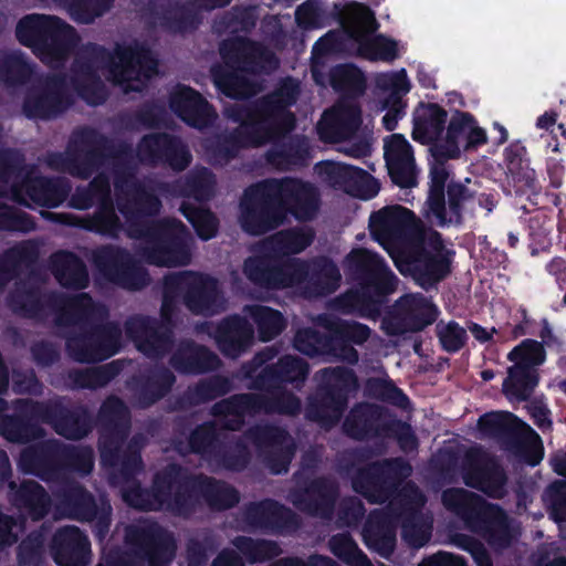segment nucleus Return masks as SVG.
<instances>
[{
  "mask_svg": "<svg viewBox=\"0 0 566 566\" xmlns=\"http://www.w3.org/2000/svg\"><path fill=\"white\" fill-rule=\"evenodd\" d=\"M8 485L9 501L32 521L44 518L51 509V497L36 481L24 480L19 485L12 480V467L8 453L0 449V485Z\"/></svg>",
  "mask_w": 566,
  "mask_h": 566,
  "instance_id": "nucleus-29",
  "label": "nucleus"
},
{
  "mask_svg": "<svg viewBox=\"0 0 566 566\" xmlns=\"http://www.w3.org/2000/svg\"><path fill=\"white\" fill-rule=\"evenodd\" d=\"M244 521L266 533L282 534L298 527L297 515L273 499L249 503L243 512Z\"/></svg>",
  "mask_w": 566,
  "mask_h": 566,
  "instance_id": "nucleus-42",
  "label": "nucleus"
},
{
  "mask_svg": "<svg viewBox=\"0 0 566 566\" xmlns=\"http://www.w3.org/2000/svg\"><path fill=\"white\" fill-rule=\"evenodd\" d=\"M368 228L371 238L390 254L419 239L423 230L415 212L400 205L386 206L374 211L369 217Z\"/></svg>",
  "mask_w": 566,
  "mask_h": 566,
  "instance_id": "nucleus-20",
  "label": "nucleus"
},
{
  "mask_svg": "<svg viewBox=\"0 0 566 566\" xmlns=\"http://www.w3.org/2000/svg\"><path fill=\"white\" fill-rule=\"evenodd\" d=\"M116 203L113 197L98 205L92 214L80 219L78 226L90 232L107 237L118 238L123 230V223L116 213Z\"/></svg>",
  "mask_w": 566,
  "mask_h": 566,
  "instance_id": "nucleus-64",
  "label": "nucleus"
},
{
  "mask_svg": "<svg viewBox=\"0 0 566 566\" xmlns=\"http://www.w3.org/2000/svg\"><path fill=\"white\" fill-rule=\"evenodd\" d=\"M245 74L224 63L211 67V78L216 88L232 99H248L259 92V85Z\"/></svg>",
  "mask_w": 566,
  "mask_h": 566,
  "instance_id": "nucleus-60",
  "label": "nucleus"
},
{
  "mask_svg": "<svg viewBox=\"0 0 566 566\" xmlns=\"http://www.w3.org/2000/svg\"><path fill=\"white\" fill-rule=\"evenodd\" d=\"M77 178L90 179L99 168L111 165L113 177L117 175L132 159L135 150L132 144L115 142L93 127H82L73 133L71 138Z\"/></svg>",
  "mask_w": 566,
  "mask_h": 566,
  "instance_id": "nucleus-11",
  "label": "nucleus"
},
{
  "mask_svg": "<svg viewBox=\"0 0 566 566\" xmlns=\"http://www.w3.org/2000/svg\"><path fill=\"white\" fill-rule=\"evenodd\" d=\"M325 332L306 327L296 332L294 347L308 357L328 356L336 360L356 365L359 354L354 345H363L371 329L361 323L342 318H324Z\"/></svg>",
  "mask_w": 566,
  "mask_h": 566,
  "instance_id": "nucleus-9",
  "label": "nucleus"
},
{
  "mask_svg": "<svg viewBox=\"0 0 566 566\" xmlns=\"http://www.w3.org/2000/svg\"><path fill=\"white\" fill-rule=\"evenodd\" d=\"M111 470L109 481L113 485L123 484L120 495L130 507L139 511H166L178 516L176 499L179 483V463H168L157 471L151 480L149 489L143 488L136 479L138 471L130 479H124L117 474L118 467H106Z\"/></svg>",
  "mask_w": 566,
  "mask_h": 566,
  "instance_id": "nucleus-12",
  "label": "nucleus"
},
{
  "mask_svg": "<svg viewBox=\"0 0 566 566\" xmlns=\"http://www.w3.org/2000/svg\"><path fill=\"white\" fill-rule=\"evenodd\" d=\"M130 411L123 399L108 396L101 405L96 422L99 427L98 451L103 467H118V475L130 479L144 469L142 444L133 438L126 446L130 430Z\"/></svg>",
  "mask_w": 566,
  "mask_h": 566,
  "instance_id": "nucleus-6",
  "label": "nucleus"
},
{
  "mask_svg": "<svg viewBox=\"0 0 566 566\" xmlns=\"http://www.w3.org/2000/svg\"><path fill=\"white\" fill-rule=\"evenodd\" d=\"M358 105H345L325 111L317 124V133L324 142L338 143L350 139L361 125Z\"/></svg>",
  "mask_w": 566,
  "mask_h": 566,
  "instance_id": "nucleus-49",
  "label": "nucleus"
},
{
  "mask_svg": "<svg viewBox=\"0 0 566 566\" xmlns=\"http://www.w3.org/2000/svg\"><path fill=\"white\" fill-rule=\"evenodd\" d=\"M255 368L245 367V379L249 388H277L291 384L295 388L304 385L310 374L308 364L301 357L284 355L276 363L263 366L255 375Z\"/></svg>",
  "mask_w": 566,
  "mask_h": 566,
  "instance_id": "nucleus-36",
  "label": "nucleus"
},
{
  "mask_svg": "<svg viewBox=\"0 0 566 566\" xmlns=\"http://www.w3.org/2000/svg\"><path fill=\"white\" fill-rule=\"evenodd\" d=\"M56 507L69 518L93 523L95 538L103 542L112 524L113 507L106 494L96 499L84 485L74 480L61 482L54 490Z\"/></svg>",
  "mask_w": 566,
  "mask_h": 566,
  "instance_id": "nucleus-18",
  "label": "nucleus"
},
{
  "mask_svg": "<svg viewBox=\"0 0 566 566\" xmlns=\"http://www.w3.org/2000/svg\"><path fill=\"white\" fill-rule=\"evenodd\" d=\"M316 377L318 384L307 398L306 418L323 428L335 427L348 408L349 397L359 388L356 373L345 366L326 367Z\"/></svg>",
  "mask_w": 566,
  "mask_h": 566,
  "instance_id": "nucleus-10",
  "label": "nucleus"
},
{
  "mask_svg": "<svg viewBox=\"0 0 566 566\" xmlns=\"http://www.w3.org/2000/svg\"><path fill=\"white\" fill-rule=\"evenodd\" d=\"M441 501L448 511L461 517L494 552H503L513 544L510 517L499 504L489 503L482 496L461 488L444 490Z\"/></svg>",
  "mask_w": 566,
  "mask_h": 566,
  "instance_id": "nucleus-7",
  "label": "nucleus"
},
{
  "mask_svg": "<svg viewBox=\"0 0 566 566\" xmlns=\"http://www.w3.org/2000/svg\"><path fill=\"white\" fill-rule=\"evenodd\" d=\"M50 268L57 283L67 290H84L90 276L84 261L74 252L60 250L50 256Z\"/></svg>",
  "mask_w": 566,
  "mask_h": 566,
  "instance_id": "nucleus-58",
  "label": "nucleus"
},
{
  "mask_svg": "<svg viewBox=\"0 0 566 566\" xmlns=\"http://www.w3.org/2000/svg\"><path fill=\"white\" fill-rule=\"evenodd\" d=\"M446 129L442 143L432 145L444 159H457L461 155V149L470 151L488 142L486 132L469 112L455 111Z\"/></svg>",
  "mask_w": 566,
  "mask_h": 566,
  "instance_id": "nucleus-34",
  "label": "nucleus"
},
{
  "mask_svg": "<svg viewBox=\"0 0 566 566\" xmlns=\"http://www.w3.org/2000/svg\"><path fill=\"white\" fill-rule=\"evenodd\" d=\"M171 112L190 127H209L217 117L211 104L195 88L178 84L169 95Z\"/></svg>",
  "mask_w": 566,
  "mask_h": 566,
  "instance_id": "nucleus-43",
  "label": "nucleus"
},
{
  "mask_svg": "<svg viewBox=\"0 0 566 566\" xmlns=\"http://www.w3.org/2000/svg\"><path fill=\"white\" fill-rule=\"evenodd\" d=\"M294 258L282 259L264 253L250 256L244 261L243 272L254 285L269 290L282 291L293 289Z\"/></svg>",
  "mask_w": 566,
  "mask_h": 566,
  "instance_id": "nucleus-35",
  "label": "nucleus"
},
{
  "mask_svg": "<svg viewBox=\"0 0 566 566\" xmlns=\"http://www.w3.org/2000/svg\"><path fill=\"white\" fill-rule=\"evenodd\" d=\"M342 275L337 264L327 256L310 260L294 258L293 287L307 297L326 296L340 284Z\"/></svg>",
  "mask_w": 566,
  "mask_h": 566,
  "instance_id": "nucleus-30",
  "label": "nucleus"
},
{
  "mask_svg": "<svg viewBox=\"0 0 566 566\" xmlns=\"http://www.w3.org/2000/svg\"><path fill=\"white\" fill-rule=\"evenodd\" d=\"M124 327L127 337L147 358L161 359L174 347L172 327L156 317L136 314L126 319Z\"/></svg>",
  "mask_w": 566,
  "mask_h": 566,
  "instance_id": "nucleus-31",
  "label": "nucleus"
},
{
  "mask_svg": "<svg viewBox=\"0 0 566 566\" xmlns=\"http://www.w3.org/2000/svg\"><path fill=\"white\" fill-rule=\"evenodd\" d=\"M41 423L42 401L19 398L12 402V412L0 417V434L9 442L25 444L44 437Z\"/></svg>",
  "mask_w": 566,
  "mask_h": 566,
  "instance_id": "nucleus-32",
  "label": "nucleus"
},
{
  "mask_svg": "<svg viewBox=\"0 0 566 566\" xmlns=\"http://www.w3.org/2000/svg\"><path fill=\"white\" fill-rule=\"evenodd\" d=\"M448 120L447 111L437 103L420 102L413 112L411 137L429 148L440 140Z\"/></svg>",
  "mask_w": 566,
  "mask_h": 566,
  "instance_id": "nucleus-54",
  "label": "nucleus"
},
{
  "mask_svg": "<svg viewBox=\"0 0 566 566\" xmlns=\"http://www.w3.org/2000/svg\"><path fill=\"white\" fill-rule=\"evenodd\" d=\"M240 492L231 484L222 480L206 475L195 474L179 464V483L176 507L178 516L189 518L205 502L214 512H223L237 506L240 502Z\"/></svg>",
  "mask_w": 566,
  "mask_h": 566,
  "instance_id": "nucleus-14",
  "label": "nucleus"
},
{
  "mask_svg": "<svg viewBox=\"0 0 566 566\" xmlns=\"http://www.w3.org/2000/svg\"><path fill=\"white\" fill-rule=\"evenodd\" d=\"M150 24L168 33H182L195 28L197 14L188 3L176 0H159L149 9Z\"/></svg>",
  "mask_w": 566,
  "mask_h": 566,
  "instance_id": "nucleus-52",
  "label": "nucleus"
},
{
  "mask_svg": "<svg viewBox=\"0 0 566 566\" xmlns=\"http://www.w3.org/2000/svg\"><path fill=\"white\" fill-rule=\"evenodd\" d=\"M347 260L360 289L336 297L335 307L344 314L375 318L395 292L397 276L381 256L367 250L352 252Z\"/></svg>",
  "mask_w": 566,
  "mask_h": 566,
  "instance_id": "nucleus-5",
  "label": "nucleus"
},
{
  "mask_svg": "<svg viewBox=\"0 0 566 566\" xmlns=\"http://www.w3.org/2000/svg\"><path fill=\"white\" fill-rule=\"evenodd\" d=\"M73 103L72 97L62 87L57 78L44 85L30 88L22 102V112L29 119H53L67 111Z\"/></svg>",
  "mask_w": 566,
  "mask_h": 566,
  "instance_id": "nucleus-37",
  "label": "nucleus"
},
{
  "mask_svg": "<svg viewBox=\"0 0 566 566\" xmlns=\"http://www.w3.org/2000/svg\"><path fill=\"white\" fill-rule=\"evenodd\" d=\"M175 384V374L164 365L145 369L127 382L132 403L139 409H148L164 399Z\"/></svg>",
  "mask_w": 566,
  "mask_h": 566,
  "instance_id": "nucleus-40",
  "label": "nucleus"
},
{
  "mask_svg": "<svg viewBox=\"0 0 566 566\" xmlns=\"http://www.w3.org/2000/svg\"><path fill=\"white\" fill-rule=\"evenodd\" d=\"M389 420L384 407L370 402H358L345 418L343 429L347 437L357 441H367L382 438Z\"/></svg>",
  "mask_w": 566,
  "mask_h": 566,
  "instance_id": "nucleus-45",
  "label": "nucleus"
},
{
  "mask_svg": "<svg viewBox=\"0 0 566 566\" xmlns=\"http://www.w3.org/2000/svg\"><path fill=\"white\" fill-rule=\"evenodd\" d=\"M93 262L103 277L128 291H140L149 285L146 268L126 249L105 244L93 251Z\"/></svg>",
  "mask_w": 566,
  "mask_h": 566,
  "instance_id": "nucleus-21",
  "label": "nucleus"
},
{
  "mask_svg": "<svg viewBox=\"0 0 566 566\" xmlns=\"http://www.w3.org/2000/svg\"><path fill=\"white\" fill-rule=\"evenodd\" d=\"M98 67L106 71V78L114 85L123 86L126 92H140L132 82L153 78L158 72V61L149 46L137 41L116 43L113 51L88 43L73 62V85L76 81L99 77Z\"/></svg>",
  "mask_w": 566,
  "mask_h": 566,
  "instance_id": "nucleus-3",
  "label": "nucleus"
},
{
  "mask_svg": "<svg viewBox=\"0 0 566 566\" xmlns=\"http://www.w3.org/2000/svg\"><path fill=\"white\" fill-rule=\"evenodd\" d=\"M315 171L322 182L352 197L369 200L375 198L380 185L363 168L333 160H323L315 165Z\"/></svg>",
  "mask_w": 566,
  "mask_h": 566,
  "instance_id": "nucleus-27",
  "label": "nucleus"
},
{
  "mask_svg": "<svg viewBox=\"0 0 566 566\" xmlns=\"http://www.w3.org/2000/svg\"><path fill=\"white\" fill-rule=\"evenodd\" d=\"M321 193L300 178H266L249 185L239 201V224L252 237L277 230L293 217L298 222L313 221L321 208Z\"/></svg>",
  "mask_w": 566,
  "mask_h": 566,
  "instance_id": "nucleus-2",
  "label": "nucleus"
},
{
  "mask_svg": "<svg viewBox=\"0 0 566 566\" xmlns=\"http://www.w3.org/2000/svg\"><path fill=\"white\" fill-rule=\"evenodd\" d=\"M295 486L291 491L293 505L314 517L329 518L339 496L338 483L331 476H310L304 472L293 474Z\"/></svg>",
  "mask_w": 566,
  "mask_h": 566,
  "instance_id": "nucleus-22",
  "label": "nucleus"
},
{
  "mask_svg": "<svg viewBox=\"0 0 566 566\" xmlns=\"http://www.w3.org/2000/svg\"><path fill=\"white\" fill-rule=\"evenodd\" d=\"M43 423L50 426L60 437L71 441L86 438L95 421L88 407L66 397H54L42 401Z\"/></svg>",
  "mask_w": 566,
  "mask_h": 566,
  "instance_id": "nucleus-24",
  "label": "nucleus"
},
{
  "mask_svg": "<svg viewBox=\"0 0 566 566\" xmlns=\"http://www.w3.org/2000/svg\"><path fill=\"white\" fill-rule=\"evenodd\" d=\"M218 419L221 428L228 431H240L247 416L260 415L259 394H234L214 402L210 410Z\"/></svg>",
  "mask_w": 566,
  "mask_h": 566,
  "instance_id": "nucleus-51",
  "label": "nucleus"
},
{
  "mask_svg": "<svg viewBox=\"0 0 566 566\" xmlns=\"http://www.w3.org/2000/svg\"><path fill=\"white\" fill-rule=\"evenodd\" d=\"M219 52L228 66H233L247 74H260L264 64L274 60V54L261 43L245 36L223 40Z\"/></svg>",
  "mask_w": 566,
  "mask_h": 566,
  "instance_id": "nucleus-41",
  "label": "nucleus"
},
{
  "mask_svg": "<svg viewBox=\"0 0 566 566\" xmlns=\"http://www.w3.org/2000/svg\"><path fill=\"white\" fill-rule=\"evenodd\" d=\"M439 315L438 307L421 293L400 296L392 307V335L420 332L433 324Z\"/></svg>",
  "mask_w": 566,
  "mask_h": 566,
  "instance_id": "nucleus-39",
  "label": "nucleus"
},
{
  "mask_svg": "<svg viewBox=\"0 0 566 566\" xmlns=\"http://www.w3.org/2000/svg\"><path fill=\"white\" fill-rule=\"evenodd\" d=\"M125 541L149 566H169L176 556L174 534L157 522L127 526Z\"/></svg>",
  "mask_w": 566,
  "mask_h": 566,
  "instance_id": "nucleus-25",
  "label": "nucleus"
},
{
  "mask_svg": "<svg viewBox=\"0 0 566 566\" xmlns=\"http://www.w3.org/2000/svg\"><path fill=\"white\" fill-rule=\"evenodd\" d=\"M213 338L222 355L234 359L253 345L254 329L245 317L232 314L217 324Z\"/></svg>",
  "mask_w": 566,
  "mask_h": 566,
  "instance_id": "nucleus-46",
  "label": "nucleus"
},
{
  "mask_svg": "<svg viewBox=\"0 0 566 566\" xmlns=\"http://www.w3.org/2000/svg\"><path fill=\"white\" fill-rule=\"evenodd\" d=\"M62 442L46 440L24 448L18 459V468L43 481H53L61 473Z\"/></svg>",
  "mask_w": 566,
  "mask_h": 566,
  "instance_id": "nucleus-44",
  "label": "nucleus"
},
{
  "mask_svg": "<svg viewBox=\"0 0 566 566\" xmlns=\"http://www.w3.org/2000/svg\"><path fill=\"white\" fill-rule=\"evenodd\" d=\"M411 473V464L401 457L378 460L356 470L352 488L370 504H385Z\"/></svg>",
  "mask_w": 566,
  "mask_h": 566,
  "instance_id": "nucleus-19",
  "label": "nucleus"
},
{
  "mask_svg": "<svg viewBox=\"0 0 566 566\" xmlns=\"http://www.w3.org/2000/svg\"><path fill=\"white\" fill-rule=\"evenodd\" d=\"M49 29L44 33L45 48H41L39 59L43 62L65 59L78 44L76 30L61 18L49 15Z\"/></svg>",
  "mask_w": 566,
  "mask_h": 566,
  "instance_id": "nucleus-55",
  "label": "nucleus"
},
{
  "mask_svg": "<svg viewBox=\"0 0 566 566\" xmlns=\"http://www.w3.org/2000/svg\"><path fill=\"white\" fill-rule=\"evenodd\" d=\"M474 197L473 190L460 180L451 179L442 202L436 206L432 203L428 209H422V216L431 226L438 228L461 227L464 222L465 207L474 200Z\"/></svg>",
  "mask_w": 566,
  "mask_h": 566,
  "instance_id": "nucleus-38",
  "label": "nucleus"
},
{
  "mask_svg": "<svg viewBox=\"0 0 566 566\" xmlns=\"http://www.w3.org/2000/svg\"><path fill=\"white\" fill-rule=\"evenodd\" d=\"M136 158L143 165H164L176 171L185 170L191 163L187 146L179 137L168 133L144 135L137 144Z\"/></svg>",
  "mask_w": 566,
  "mask_h": 566,
  "instance_id": "nucleus-33",
  "label": "nucleus"
},
{
  "mask_svg": "<svg viewBox=\"0 0 566 566\" xmlns=\"http://www.w3.org/2000/svg\"><path fill=\"white\" fill-rule=\"evenodd\" d=\"M478 429L484 437L495 439L504 449L518 451L523 461L536 467L544 457L539 436L523 420L510 411H492L482 415Z\"/></svg>",
  "mask_w": 566,
  "mask_h": 566,
  "instance_id": "nucleus-17",
  "label": "nucleus"
},
{
  "mask_svg": "<svg viewBox=\"0 0 566 566\" xmlns=\"http://www.w3.org/2000/svg\"><path fill=\"white\" fill-rule=\"evenodd\" d=\"M454 256V249L446 244L440 232L432 230L426 237L422 230L420 238L400 249L394 261L403 276H410L418 286L429 291L452 273Z\"/></svg>",
  "mask_w": 566,
  "mask_h": 566,
  "instance_id": "nucleus-8",
  "label": "nucleus"
},
{
  "mask_svg": "<svg viewBox=\"0 0 566 566\" xmlns=\"http://www.w3.org/2000/svg\"><path fill=\"white\" fill-rule=\"evenodd\" d=\"M426 502L427 499L419 486L413 481H408L397 486L384 510L399 523L401 520L421 513Z\"/></svg>",
  "mask_w": 566,
  "mask_h": 566,
  "instance_id": "nucleus-63",
  "label": "nucleus"
},
{
  "mask_svg": "<svg viewBox=\"0 0 566 566\" xmlns=\"http://www.w3.org/2000/svg\"><path fill=\"white\" fill-rule=\"evenodd\" d=\"M51 554L57 566H86L91 559V543L77 526H64L52 537Z\"/></svg>",
  "mask_w": 566,
  "mask_h": 566,
  "instance_id": "nucleus-47",
  "label": "nucleus"
},
{
  "mask_svg": "<svg viewBox=\"0 0 566 566\" xmlns=\"http://www.w3.org/2000/svg\"><path fill=\"white\" fill-rule=\"evenodd\" d=\"M389 513L381 509L373 510L363 526L361 536L366 547L388 559L397 545V526Z\"/></svg>",
  "mask_w": 566,
  "mask_h": 566,
  "instance_id": "nucleus-48",
  "label": "nucleus"
},
{
  "mask_svg": "<svg viewBox=\"0 0 566 566\" xmlns=\"http://www.w3.org/2000/svg\"><path fill=\"white\" fill-rule=\"evenodd\" d=\"M259 457L272 474H284L296 452V443L290 432L273 423L255 424L245 432Z\"/></svg>",
  "mask_w": 566,
  "mask_h": 566,
  "instance_id": "nucleus-23",
  "label": "nucleus"
},
{
  "mask_svg": "<svg viewBox=\"0 0 566 566\" xmlns=\"http://www.w3.org/2000/svg\"><path fill=\"white\" fill-rule=\"evenodd\" d=\"M133 239L144 240V258L156 266H185L191 261L190 233L178 219L153 222Z\"/></svg>",
  "mask_w": 566,
  "mask_h": 566,
  "instance_id": "nucleus-16",
  "label": "nucleus"
},
{
  "mask_svg": "<svg viewBox=\"0 0 566 566\" xmlns=\"http://www.w3.org/2000/svg\"><path fill=\"white\" fill-rule=\"evenodd\" d=\"M120 360H112L107 364L91 368H73L65 376L66 386L72 390L98 389L105 387L123 370Z\"/></svg>",
  "mask_w": 566,
  "mask_h": 566,
  "instance_id": "nucleus-61",
  "label": "nucleus"
},
{
  "mask_svg": "<svg viewBox=\"0 0 566 566\" xmlns=\"http://www.w3.org/2000/svg\"><path fill=\"white\" fill-rule=\"evenodd\" d=\"M232 389L233 384L230 378L222 375H213L188 386L177 398L176 405L181 410H188L223 397L232 391Z\"/></svg>",
  "mask_w": 566,
  "mask_h": 566,
  "instance_id": "nucleus-59",
  "label": "nucleus"
},
{
  "mask_svg": "<svg viewBox=\"0 0 566 566\" xmlns=\"http://www.w3.org/2000/svg\"><path fill=\"white\" fill-rule=\"evenodd\" d=\"M464 483L490 497L501 499L505 494L507 481L503 468L494 461L472 462L465 468Z\"/></svg>",
  "mask_w": 566,
  "mask_h": 566,
  "instance_id": "nucleus-56",
  "label": "nucleus"
},
{
  "mask_svg": "<svg viewBox=\"0 0 566 566\" xmlns=\"http://www.w3.org/2000/svg\"><path fill=\"white\" fill-rule=\"evenodd\" d=\"M71 184L65 177H27L21 184V190L36 206L57 208L69 197Z\"/></svg>",
  "mask_w": 566,
  "mask_h": 566,
  "instance_id": "nucleus-53",
  "label": "nucleus"
},
{
  "mask_svg": "<svg viewBox=\"0 0 566 566\" xmlns=\"http://www.w3.org/2000/svg\"><path fill=\"white\" fill-rule=\"evenodd\" d=\"M169 365L181 375H202L216 370L220 359L207 346L184 339L171 354Z\"/></svg>",
  "mask_w": 566,
  "mask_h": 566,
  "instance_id": "nucleus-50",
  "label": "nucleus"
},
{
  "mask_svg": "<svg viewBox=\"0 0 566 566\" xmlns=\"http://www.w3.org/2000/svg\"><path fill=\"white\" fill-rule=\"evenodd\" d=\"M136 163L132 159L113 178L117 211L127 223V235L134 238L154 221L146 220L160 212L161 201L158 196L140 182L136 176Z\"/></svg>",
  "mask_w": 566,
  "mask_h": 566,
  "instance_id": "nucleus-13",
  "label": "nucleus"
},
{
  "mask_svg": "<svg viewBox=\"0 0 566 566\" xmlns=\"http://www.w3.org/2000/svg\"><path fill=\"white\" fill-rule=\"evenodd\" d=\"M292 132L270 140L273 146L265 153V160L269 165L289 170L294 166H302L308 157V144L303 135H290Z\"/></svg>",
  "mask_w": 566,
  "mask_h": 566,
  "instance_id": "nucleus-57",
  "label": "nucleus"
},
{
  "mask_svg": "<svg viewBox=\"0 0 566 566\" xmlns=\"http://www.w3.org/2000/svg\"><path fill=\"white\" fill-rule=\"evenodd\" d=\"M96 305L101 310L90 319L75 323L80 332L69 335L65 340L69 356L77 363H101L116 355L122 348L123 332L117 322H93L97 317L107 315L104 306L97 303Z\"/></svg>",
  "mask_w": 566,
  "mask_h": 566,
  "instance_id": "nucleus-15",
  "label": "nucleus"
},
{
  "mask_svg": "<svg viewBox=\"0 0 566 566\" xmlns=\"http://www.w3.org/2000/svg\"><path fill=\"white\" fill-rule=\"evenodd\" d=\"M7 305L13 314L38 322H44L54 314L57 327L74 326L90 319L101 310L88 293L69 296L57 291H46L39 284L27 281L17 283L7 296Z\"/></svg>",
  "mask_w": 566,
  "mask_h": 566,
  "instance_id": "nucleus-4",
  "label": "nucleus"
},
{
  "mask_svg": "<svg viewBox=\"0 0 566 566\" xmlns=\"http://www.w3.org/2000/svg\"><path fill=\"white\" fill-rule=\"evenodd\" d=\"M39 259V248L32 241H25L7 250L0 255V293L14 279L19 277L22 266L31 268Z\"/></svg>",
  "mask_w": 566,
  "mask_h": 566,
  "instance_id": "nucleus-62",
  "label": "nucleus"
},
{
  "mask_svg": "<svg viewBox=\"0 0 566 566\" xmlns=\"http://www.w3.org/2000/svg\"><path fill=\"white\" fill-rule=\"evenodd\" d=\"M172 282L177 286L185 306L196 315H212L223 310L218 281L193 271L174 272Z\"/></svg>",
  "mask_w": 566,
  "mask_h": 566,
  "instance_id": "nucleus-28",
  "label": "nucleus"
},
{
  "mask_svg": "<svg viewBox=\"0 0 566 566\" xmlns=\"http://www.w3.org/2000/svg\"><path fill=\"white\" fill-rule=\"evenodd\" d=\"M377 28L378 22L373 10L363 3H355L352 24L345 31L347 38L357 42L360 56L373 62H392L398 57L397 42L384 34L369 38L368 34Z\"/></svg>",
  "mask_w": 566,
  "mask_h": 566,
  "instance_id": "nucleus-26",
  "label": "nucleus"
},
{
  "mask_svg": "<svg viewBox=\"0 0 566 566\" xmlns=\"http://www.w3.org/2000/svg\"><path fill=\"white\" fill-rule=\"evenodd\" d=\"M301 95V82L282 78L273 91L247 104H234L224 109L230 120L239 127L219 134L206 143V153L213 166H224L242 148L261 147L296 128V116L291 111Z\"/></svg>",
  "mask_w": 566,
  "mask_h": 566,
  "instance_id": "nucleus-1",
  "label": "nucleus"
}]
</instances>
